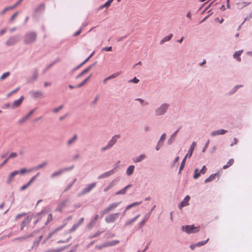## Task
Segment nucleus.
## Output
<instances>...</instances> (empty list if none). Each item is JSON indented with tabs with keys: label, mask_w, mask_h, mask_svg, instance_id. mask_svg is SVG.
<instances>
[{
	"label": "nucleus",
	"mask_w": 252,
	"mask_h": 252,
	"mask_svg": "<svg viewBox=\"0 0 252 252\" xmlns=\"http://www.w3.org/2000/svg\"><path fill=\"white\" fill-rule=\"evenodd\" d=\"M52 220H53L52 215L51 214H48V217H47V222H50Z\"/></svg>",
	"instance_id": "8fccbe9b"
},
{
	"label": "nucleus",
	"mask_w": 252,
	"mask_h": 252,
	"mask_svg": "<svg viewBox=\"0 0 252 252\" xmlns=\"http://www.w3.org/2000/svg\"><path fill=\"white\" fill-rule=\"evenodd\" d=\"M112 47H104L102 49V50H105L106 51H112Z\"/></svg>",
	"instance_id": "bf43d9fd"
},
{
	"label": "nucleus",
	"mask_w": 252,
	"mask_h": 252,
	"mask_svg": "<svg viewBox=\"0 0 252 252\" xmlns=\"http://www.w3.org/2000/svg\"><path fill=\"white\" fill-rule=\"evenodd\" d=\"M139 79H137L136 77H134V78H133V79H132L130 81V82H133L134 83H137L139 82Z\"/></svg>",
	"instance_id": "4d7b16f0"
},
{
	"label": "nucleus",
	"mask_w": 252,
	"mask_h": 252,
	"mask_svg": "<svg viewBox=\"0 0 252 252\" xmlns=\"http://www.w3.org/2000/svg\"><path fill=\"white\" fill-rule=\"evenodd\" d=\"M216 177H218V178H219V174L218 173L213 174L211 175L208 178H207L205 180L204 182L205 183H207L211 182L214 180L216 179Z\"/></svg>",
	"instance_id": "f8f14e48"
},
{
	"label": "nucleus",
	"mask_w": 252,
	"mask_h": 252,
	"mask_svg": "<svg viewBox=\"0 0 252 252\" xmlns=\"http://www.w3.org/2000/svg\"><path fill=\"white\" fill-rule=\"evenodd\" d=\"M18 5V3H16V4H15L14 5H13L12 6H10L6 7V8L7 9V11L12 10V9L15 8Z\"/></svg>",
	"instance_id": "a18cd8bd"
},
{
	"label": "nucleus",
	"mask_w": 252,
	"mask_h": 252,
	"mask_svg": "<svg viewBox=\"0 0 252 252\" xmlns=\"http://www.w3.org/2000/svg\"><path fill=\"white\" fill-rule=\"evenodd\" d=\"M114 0H108L103 5L101 6L100 8H103V7H107L109 6L111 3Z\"/></svg>",
	"instance_id": "c9c22d12"
},
{
	"label": "nucleus",
	"mask_w": 252,
	"mask_h": 252,
	"mask_svg": "<svg viewBox=\"0 0 252 252\" xmlns=\"http://www.w3.org/2000/svg\"><path fill=\"white\" fill-rule=\"evenodd\" d=\"M64 227V225H62L60 227H59L57 228H56L54 231H53L52 232H51L48 237H47V239L50 238L54 234L56 233L57 232L60 231L61 229H62Z\"/></svg>",
	"instance_id": "a878e982"
},
{
	"label": "nucleus",
	"mask_w": 252,
	"mask_h": 252,
	"mask_svg": "<svg viewBox=\"0 0 252 252\" xmlns=\"http://www.w3.org/2000/svg\"><path fill=\"white\" fill-rule=\"evenodd\" d=\"M227 131L224 129H219L218 130L212 131L211 133L212 136H215L218 135H223L226 133Z\"/></svg>",
	"instance_id": "9d476101"
},
{
	"label": "nucleus",
	"mask_w": 252,
	"mask_h": 252,
	"mask_svg": "<svg viewBox=\"0 0 252 252\" xmlns=\"http://www.w3.org/2000/svg\"><path fill=\"white\" fill-rule=\"evenodd\" d=\"M165 134H163L161 135V136L159 141H160V142L162 143L163 141H164V139H165Z\"/></svg>",
	"instance_id": "052dcab7"
},
{
	"label": "nucleus",
	"mask_w": 252,
	"mask_h": 252,
	"mask_svg": "<svg viewBox=\"0 0 252 252\" xmlns=\"http://www.w3.org/2000/svg\"><path fill=\"white\" fill-rule=\"evenodd\" d=\"M114 186V184L113 182H111V183H110L109 184V185L106 187L104 189V191L105 192H106L108 190H109L110 189H111Z\"/></svg>",
	"instance_id": "a19ab883"
},
{
	"label": "nucleus",
	"mask_w": 252,
	"mask_h": 252,
	"mask_svg": "<svg viewBox=\"0 0 252 252\" xmlns=\"http://www.w3.org/2000/svg\"><path fill=\"white\" fill-rule=\"evenodd\" d=\"M237 143V139L236 138H234L233 139V142L231 144V146H232Z\"/></svg>",
	"instance_id": "e2e57ef3"
},
{
	"label": "nucleus",
	"mask_w": 252,
	"mask_h": 252,
	"mask_svg": "<svg viewBox=\"0 0 252 252\" xmlns=\"http://www.w3.org/2000/svg\"><path fill=\"white\" fill-rule=\"evenodd\" d=\"M47 164H48L47 161H44L42 163H41V164H39L37 165L36 166L33 168L32 170L33 171L41 169V168L44 167L45 166H46L47 165Z\"/></svg>",
	"instance_id": "ddd939ff"
},
{
	"label": "nucleus",
	"mask_w": 252,
	"mask_h": 252,
	"mask_svg": "<svg viewBox=\"0 0 252 252\" xmlns=\"http://www.w3.org/2000/svg\"><path fill=\"white\" fill-rule=\"evenodd\" d=\"M67 201L65 200L59 204L55 211L61 212L62 210L67 205Z\"/></svg>",
	"instance_id": "9b49d317"
},
{
	"label": "nucleus",
	"mask_w": 252,
	"mask_h": 252,
	"mask_svg": "<svg viewBox=\"0 0 252 252\" xmlns=\"http://www.w3.org/2000/svg\"><path fill=\"white\" fill-rule=\"evenodd\" d=\"M141 204V202H136L133 203H132V204H130V205H128V206L126 207V210H125V212H124V214H125V212H126L127 210H129V209H130L131 208L133 207H135V206H137V205H139V204Z\"/></svg>",
	"instance_id": "4be33fe9"
},
{
	"label": "nucleus",
	"mask_w": 252,
	"mask_h": 252,
	"mask_svg": "<svg viewBox=\"0 0 252 252\" xmlns=\"http://www.w3.org/2000/svg\"><path fill=\"white\" fill-rule=\"evenodd\" d=\"M24 99V97L23 96H21L19 98V99H18L16 100H15L13 102L12 104L11 105V107L12 109H15L16 108L18 107L19 106H20L21 105V104H22Z\"/></svg>",
	"instance_id": "0eeeda50"
},
{
	"label": "nucleus",
	"mask_w": 252,
	"mask_h": 252,
	"mask_svg": "<svg viewBox=\"0 0 252 252\" xmlns=\"http://www.w3.org/2000/svg\"><path fill=\"white\" fill-rule=\"evenodd\" d=\"M92 68V65L90 66L89 67H87L86 69L82 71L77 77L76 78H78L80 77L81 76L84 75V74L88 73Z\"/></svg>",
	"instance_id": "a211bd4d"
},
{
	"label": "nucleus",
	"mask_w": 252,
	"mask_h": 252,
	"mask_svg": "<svg viewBox=\"0 0 252 252\" xmlns=\"http://www.w3.org/2000/svg\"><path fill=\"white\" fill-rule=\"evenodd\" d=\"M167 107L168 105L166 104L161 105V106L158 108L156 111L157 115H161L163 114L166 111Z\"/></svg>",
	"instance_id": "423d86ee"
},
{
	"label": "nucleus",
	"mask_w": 252,
	"mask_h": 252,
	"mask_svg": "<svg viewBox=\"0 0 252 252\" xmlns=\"http://www.w3.org/2000/svg\"><path fill=\"white\" fill-rule=\"evenodd\" d=\"M33 110L30 111L27 115H26L20 120L21 123H23L27 120L33 114Z\"/></svg>",
	"instance_id": "5701e85b"
},
{
	"label": "nucleus",
	"mask_w": 252,
	"mask_h": 252,
	"mask_svg": "<svg viewBox=\"0 0 252 252\" xmlns=\"http://www.w3.org/2000/svg\"><path fill=\"white\" fill-rule=\"evenodd\" d=\"M234 160L232 158L229 159V161L227 162L226 164L223 166V169H225L231 166L234 163Z\"/></svg>",
	"instance_id": "cd10ccee"
},
{
	"label": "nucleus",
	"mask_w": 252,
	"mask_h": 252,
	"mask_svg": "<svg viewBox=\"0 0 252 252\" xmlns=\"http://www.w3.org/2000/svg\"><path fill=\"white\" fill-rule=\"evenodd\" d=\"M8 160V158H6L5 160H4L0 164V168L2 167Z\"/></svg>",
	"instance_id": "680f3d73"
},
{
	"label": "nucleus",
	"mask_w": 252,
	"mask_h": 252,
	"mask_svg": "<svg viewBox=\"0 0 252 252\" xmlns=\"http://www.w3.org/2000/svg\"><path fill=\"white\" fill-rule=\"evenodd\" d=\"M195 146H196V142H193L192 144H191V146H190V148H189L190 150H192L193 151V150H194Z\"/></svg>",
	"instance_id": "13d9d810"
},
{
	"label": "nucleus",
	"mask_w": 252,
	"mask_h": 252,
	"mask_svg": "<svg viewBox=\"0 0 252 252\" xmlns=\"http://www.w3.org/2000/svg\"><path fill=\"white\" fill-rule=\"evenodd\" d=\"M39 175V173L36 174L35 176L32 177V178L30 180V181L28 182L29 185H30L32 183V182L35 180V179Z\"/></svg>",
	"instance_id": "79ce46f5"
},
{
	"label": "nucleus",
	"mask_w": 252,
	"mask_h": 252,
	"mask_svg": "<svg viewBox=\"0 0 252 252\" xmlns=\"http://www.w3.org/2000/svg\"><path fill=\"white\" fill-rule=\"evenodd\" d=\"M131 186V185H128L126 186L125 188L123 189H122L118 191L116 193V195H119V194H124L126 193L127 189L129 188Z\"/></svg>",
	"instance_id": "2eb2a0df"
},
{
	"label": "nucleus",
	"mask_w": 252,
	"mask_h": 252,
	"mask_svg": "<svg viewBox=\"0 0 252 252\" xmlns=\"http://www.w3.org/2000/svg\"><path fill=\"white\" fill-rule=\"evenodd\" d=\"M18 174H19L18 171H14L11 172L9 174V175L8 177L6 183L7 184H10L11 182H12L13 181L15 176H16L17 175H18Z\"/></svg>",
	"instance_id": "6e6552de"
},
{
	"label": "nucleus",
	"mask_w": 252,
	"mask_h": 252,
	"mask_svg": "<svg viewBox=\"0 0 252 252\" xmlns=\"http://www.w3.org/2000/svg\"><path fill=\"white\" fill-rule=\"evenodd\" d=\"M120 202H114L111 204H110L108 206L106 207L102 211V214H106L108 213L109 212L112 211L114 210L115 208H116L120 204Z\"/></svg>",
	"instance_id": "39448f33"
},
{
	"label": "nucleus",
	"mask_w": 252,
	"mask_h": 252,
	"mask_svg": "<svg viewBox=\"0 0 252 252\" xmlns=\"http://www.w3.org/2000/svg\"><path fill=\"white\" fill-rule=\"evenodd\" d=\"M10 75V73L9 72L4 73L0 77V79L1 80H3L6 78Z\"/></svg>",
	"instance_id": "58836bf2"
},
{
	"label": "nucleus",
	"mask_w": 252,
	"mask_h": 252,
	"mask_svg": "<svg viewBox=\"0 0 252 252\" xmlns=\"http://www.w3.org/2000/svg\"><path fill=\"white\" fill-rule=\"evenodd\" d=\"M17 156V154L16 153H12L8 157V159L11 158H14Z\"/></svg>",
	"instance_id": "09e8293b"
},
{
	"label": "nucleus",
	"mask_w": 252,
	"mask_h": 252,
	"mask_svg": "<svg viewBox=\"0 0 252 252\" xmlns=\"http://www.w3.org/2000/svg\"><path fill=\"white\" fill-rule=\"evenodd\" d=\"M17 41V39L16 37H13L9 38L6 42V44L8 45H11Z\"/></svg>",
	"instance_id": "c85d7f7f"
},
{
	"label": "nucleus",
	"mask_w": 252,
	"mask_h": 252,
	"mask_svg": "<svg viewBox=\"0 0 252 252\" xmlns=\"http://www.w3.org/2000/svg\"><path fill=\"white\" fill-rule=\"evenodd\" d=\"M32 171H33L32 168L29 169V170H27L25 168H23V169H21L20 170L18 171V172H19V174H23L25 173L26 172H31Z\"/></svg>",
	"instance_id": "f704fd0d"
},
{
	"label": "nucleus",
	"mask_w": 252,
	"mask_h": 252,
	"mask_svg": "<svg viewBox=\"0 0 252 252\" xmlns=\"http://www.w3.org/2000/svg\"><path fill=\"white\" fill-rule=\"evenodd\" d=\"M192 153H193V151L191 150H190V149H189V150L188 151V154L186 155L185 158H186L188 157L189 158H190L191 156H192Z\"/></svg>",
	"instance_id": "37998d69"
},
{
	"label": "nucleus",
	"mask_w": 252,
	"mask_h": 252,
	"mask_svg": "<svg viewBox=\"0 0 252 252\" xmlns=\"http://www.w3.org/2000/svg\"><path fill=\"white\" fill-rule=\"evenodd\" d=\"M36 37V34L35 32H31L27 33L25 36V42L26 43H31L34 42Z\"/></svg>",
	"instance_id": "7ed1b4c3"
},
{
	"label": "nucleus",
	"mask_w": 252,
	"mask_h": 252,
	"mask_svg": "<svg viewBox=\"0 0 252 252\" xmlns=\"http://www.w3.org/2000/svg\"><path fill=\"white\" fill-rule=\"evenodd\" d=\"M93 54H91L87 59H86L82 63H81V65L85 64L86 62H87L88 61V60H89V59L92 56Z\"/></svg>",
	"instance_id": "0e129e2a"
},
{
	"label": "nucleus",
	"mask_w": 252,
	"mask_h": 252,
	"mask_svg": "<svg viewBox=\"0 0 252 252\" xmlns=\"http://www.w3.org/2000/svg\"><path fill=\"white\" fill-rule=\"evenodd\" d=\"M30 222V219L28 218H25L22 221L21 224V229H23V228Z\"/></svg>",
	"instance_id": "b1692460"
},
{
	"label": "nucleus",
	"mask_w": 252,
	"mask_h": 252,
	"mask_svg": "<svg viewBox=\"0 0 252 252\" xmlns=\"http://www.w3.org/2000/svg\"><path fill=\"white\" fill-rule=\"evenodd\" d=\"M32 95L35 98L43 97L44 96L43 93L40 91L33 92Z\"/></svg>",
	"instance_id": "4468645a"
},
{
	"label": "nucleus",
	"mask_w": 252,
	"mask_h": 252,
	"mask_svg": "<svg viewBox=\"0 0 252 252\" xmlns=\"http://www.w3.org/2000/svg\"><path fill=\"white\" fill-rule=\"evenodd\" d=\"M146 156L144 155H141L140 156H139V157L135 158L133 160L135 162H140L141 161H142V160H143L144 159H145L146 158Z\"/></svg>",
	"instance_id": "bb28decb"
},
{
	"label": "nucleus",
	"mask_w": 252,
	"mask_h": 252,
	"mask_svg": "<svg viewBox=\"0 0 252 252\" xmlns=\"http://www.w3.org/2000/svg\"><path fill=\"white\" fill-rule=\"evenodd\" d=\"M77 139V135H74L72 138L69 139L67 141V144L68 145H71L72 143H73Z\"/></svg>",
	"instance_id": "7c9ffc66"
},
{
	"label": "nucleus",
	"mask_w": 252,
	"mask_h": 252,
	"mask_svg": "<svg viewBox=\"0 0 252 252\" xmlns=\"http://www.w3.org/2000/svg\"><path fill=\"white\" fill-rule=\"evenodd\" d=\"M134 169V166L130 165L126 170V174L128 175H131L132 174V173L133 172Z\"/></svg>",
	"instance_id": "2f4dec72"
},
{
	"label": "nucleus",
	"mask_w": 252,
	"mask_h": 252,
	"mask_svg": "<svg viewBox=\"0 0 252 252\" xmlns=\"http://www.w3.org/2000/svg\"><path fill=\"white\" fill-rule=\"evenodd\" d=\"M119 214V213L110 214L106 216L105 221L108 223H113L118 219Z\"/></svg>",
	"instance_id": "f257e3e1"
},
{
	"label": "nucleus",
	"mask_w": 252,
	"mask_h": 252,
	"mask_svg": "<svg viewBox=\"0 0 252 252\" xmlns=\"http://www.w3.org/2000/svg\"><path fill=\"white\" fill-rule=\"evenodd\" d=\"M99 219V215H96L94 219V221H95Z\"/></svg>",
	"instance_id": "774afa93"
},
{
	"label": "nucleus",
	"mask_w": 252,
	"mask_h": 252,
	"mask_svg": "<svg viewBox=\"0 0 252 252\" xmlns=\"http://www.w3.org/2000/svg\"><path fill=\"white\" fill-rule=\"evenodd\" d=\"M209 239H207L206 241L199 242L196 244L197 247H201L206 244L208 241Z\"/></svg>",
	"instance_id": "ea45409f"
},
{
	"label": "nucleus",
	"mask_w": 252,
	"mask_h": 252,
	"mask_svg": "<svg viewBox=\"0 0 252 252\" xmlns=\"http://www.w3.org/2000/svg\"><path fill=\"white\" fill-rule=\"evenodd\" d=\"M183 229L185 230L186 232L189 234L196 233L200 230V227H195L194 225H187L186 226H183Z\"/></svg>",
	"instance_id": "f03ea898"
},
{
	"label": "nucleus",
	"mask_w": 252,
	"mask_h": 252,
	"mask_svg": "<svg viewBox=\"0 0 252 252\" xmlns=\"http://www.w3.org/2000/svg\"><path fill=\"white\" fill-rule=\"evenodd\" d=\"M92 76V74H91L89 76L87 77L82 82H81L80 84H78L76 86V88H80L82 86H83L85 84H86L90 79L91 77Z\"/></svg>",
	"instance_id": "dca6fc26"
},
{
	"label": "nucleus",
	"mask_w": 252,
	"mask_h": 252,
	"mask_svg": "<svg viewBox=\"0 0 252 252\" xmlns=\"http://www.w3.org/2000/svg\"><path fill=\"white\" fill-rule=\"evenodd\" d=\"M96 184L95 183H92L90 185H89L87 188H86L84 189V192H89L91 189H92L95 186Z\"/></svg>",
	"instance_id": "393cba45"
},
{
	"label": "nucleus",
	"mask_w": 252,
	"mask_h": 252,
	"mask_svg": "<svg viewBox=\"0 0 252 252\" xmlns=\"http://www.w3.org/2000/svg\"><path fill=\"white\" fill-rule=\"evenodd\" d=\"M119 243L118 240H114L110 242H108L104 245V247H109L114 246Z\"/></svg>",
	"instance_id": "412c9836"
},
{
	"label": "nucleus",
	"mask_w": 252,
	"mask_h": 252,
	"mask_svg": "<svg viewBox=\"0 0 252 252\" xmlns=\"http://www.w3.org/2000/svg\"><path fill=\"white\" fill-rule=\"evenodd\" d=\"M186 160V158H184L183 159V161L182 162V164H181V165L180 166V172H181V171L183 169V168H184V167L185 166Z\"/></svg>",
	"instance_id": "c03bdc74"
},
{
	"label": "nucleus",
	"mask_w": 252,
	"mask_h": 252,
	"mask_svg": "<svg viewBox=\"0 0 252 252\" xmlns=\"http://www.w3.org/2000/svg\"><path fill=\"white\" fill-rule=\"evenodd\" d=\"M197 246L196 245V244H192L191 245H190V248L192 250H193L195 247H196Z\"/></svg>",
	"instance_id": "69168bd1"
},
{
	"label": "nucleus",
	"mask_w": 252,
	"mask_h": 252,
	"mask_svg": "<svg viewBox=\"0 0 252 252\" xmlns=\"http://www.w3.org/2000/svg\"><path fill=\"white\" fill-rule=\"evenodd\" d=\"M113 174V172L112 171H108L107 172H106L105 173H104L103 174L101 175L99 177V178H105V177H107L110 175H111V174Z\"/></svg>",
	"instance_id": "4c0bfd02"
},
{
	"label": "nucleus",
	"mask_w": 252,
	"mask_h": 252,
	"mask_svg": "<svg viewBox=\"0 0 252 252\" xmlns=\"http://www.w3.org/2000/svg\"><path fill=\"white\" fill-rule=\"evenodd\" d=\"M18 15V12H15L11 17L10 21H12L14 20V19Z\"/></svg>",
	"instance_id": "5fc2aeb1"
},
{
	"label": "nucleus",
	"mask_w": 252,
	"mask_h": 252,
	"mask_svg": "<svg viewBox=\"0 0 252 252\" xmlns=\"http://www.w3.org/2000/svg\"><path fill=\"white\" fill-rule=\"evenodd\" d=\"M207 171V168L206 166L204 165L202 167V169L200 170V172L204 174H205Z\"/></svg>",
	"instance_id": "603ef678"
},
{
	"label": "nucleus",
	"mask_w": 252,
	"mask_h": 252,
	"mask_svg": "<svg viewBox=\"0 0 252 252\" xmlns=\"http://www.w3.org/2000/svg\"><path fill=\"white\" fill-rule=\"evenodd\" d=\"M19 89V88H17L16 89H15V90H14L13 91H12V92H11L10 93H9V94H7V97H9L11 96V95L14 93H15L16 92H17Z\"/></svg>",
	"instance_id": "49530a36"
},
{
	"label": "nucleus",
	"mask_w": 252,
	"mask_h": 252,
	"mask_svg": "<svg viewBox=\"0 0 252 252\" xmlns=\"http://www.w3.org/2000/svg\"><path fill=\"white\" fill-rule=\"evenodd\" d=\"M63 250V249H57V250H51L46 251V252H60Z\"/></svg>",
	"instance_id": "864d4df0"
},
{
	"label": "nucleus",
	"mask_w": 252,
	"mask_h": 252,
	"mask_svg": "<svg viewBox=\"0 0 252 252\" xmlns=\"http://www.w3.org/2000/svg\"><path fill=\"white\" fill-rule=\"evenodd\" d=\"M148 219V217H145V218L138 224L139 228H141L142 227H143V226H144Z\"/></svg>",
	"instance_id": "e433bc0d"
},
{
	"label": "nucleus",
	"mask_w": 252,
	"mask_h": 252,
	"mask_svg": "<svg viewBox=\"0 0 252 252\" xmlns=\"http://www.w3.org/2000/svg\"><path fill=\"white\" fill-rule=\"evenodd\" d=\"M140 217V215H138L137 216H136L135 217H134V218H132L129 220H127L126 222V225H130L132 223H133L135 221V220Z\"/></svg>",
	"instance_id": "aec40b11"
},
{
	"label": "nucleus",
	"mask_w": 252,
	"mask_h": 252,
	"mask_svg": "<svg viewBox=\"0 0 252 252\" xmlns=\"http://www.w3.org/2000/svg\"><path fill=\"white\" fill-rule=\"evenodd\" d=\"M172 37V34H170L169 35L165 36L160 41L161 44L163 43L164 42L169 41Z\"/></svg>",
	"instance_id": "72a5a7b5"
},
{
	"label": "nucleus",
	"mask_w": 252,
	"mask_h": 252,
	"mask_svg": "<svg viewBox=\"0 0 252 252\" xmlns=\"http://www.w3.org/2000/svg\"><path fill=\"white\" fill-rule=\"evenodd\" d=\"M64 171V170H61L60 171L55 172L51 175V177L54 178L56 176H60L63 173Z\"/></svg>",
	"instance_id": "c756f323"
},
{
	"label": "nucleus",
	"mask_w": 252,
	"mask_h": 252,
	"mask_svg": "<svg viewBox=\"0 0 252 252\" xmlns=\"http://www.w3.org/2000/svg\"><path fill=\"white\" fill-rule=\"evenodd\" d=\"M120 138V135H114L111 140L109 142L107 146L105 147L102 148L101 149V151H104L105 150H106L107 149H109L112 146H113L115 143L116 142L117 140Z\"/></svg>",
	"instance_id": "20e7f679"
},
{
	"label": "nucleus",
	"mask_w": 252,
	"mask_h": 252,
	"mask_svg": "<svg viewBox=\"0 0 252 252\" xmlns=\"http://www.w3.org/2000/svg\"><path fill=\"white\" fill-rule=\"evenodd\" d=\"M190 199V196L189 195H187L183 201L181 202L180 205H179V208L181 209L183 207L187 206L189 204V201Z\"/></svg>",
	"instance_id": "1a4fd4ad"
},
{
	"label": "nucleus",
	"mask_w": 252,
	"mask_h": 252,
	"mask_svg": "<svg viewBox=\"0 0 252 252\" xmlns=\"http://www.w3.org/2000/svg\"><path fill=\"white\" fill-rule=\"evenodd\" d=\"M243 51L240 50L238 51L235 52V53L233 55V57L235 58L238 61H241V58L240 57L241 54H242Z\"/></svg>",
	"instance_id": "6ab92c4d"
},
{
	"label": "nucleus",
	"mask_w": 252,
	"mask_h": 252,
	"mask_svg": "<svg viewBox=\"0 0 252 252\" xmlns=\"http://www.w3.org/2000/svg\"><path fill=\"white\" fill-rule=\"evenodd\" d=\"M200 171H199L198 169H195L194 172L193 178L194 179H197L201 175Z\"/></svg>",
	"instance_id": "473e14b6"
},
{
	"label": "nucleus",
	"mask_w": 252,
	"mask_h": 252,
	"mask_svg": "<svg viewBox=\"0 0 252 252\" xmlns=\"http://www.w3.org/2000/svg\"><path fill=\"white\" fill-rule=\"evenodd\" d=\"M119 75V73H118L112 74L111 75L108 76L107 77V79H112V78H115L116 77L118 76Z\"/></svg>",
	"instance_id": "3c124183"
},
{
	"label": "nucleus",
	"mask_w": 252,
	"mask_h": 252,
	"mask_svg": "<svg viewBox=\"0 0 252 252\" xmlns=\"http://www.w3.org/2000/svg\"><path fill=\"white\" fill-rule=\"evenodd\" d=\"M30 186V185H29V183H28L27 184H26V185H25L24 186H22L21 187V190H24L25 189H26L27 188H28Z\"/></svg>",
	"instance_id": "6e6d98bb"
},
{
	"label": "nucleus",
	"mask_w": 252,
	"mask_h": 252,
	"mask_svg": "<svg viewBox=\"0 0 252 252\" xmlns=\"http://www.w3.org/2000/svg\"><path fill=\"white\" fill-rule=\"evenodd\" d=\"M92 76V74H91L89 76L87 77L82 82H81L80 84H78L76 86V88H80L82 86H83L85 84H86L90 79L91 77Z\"/></svg>",
	"instance_id": "f3484780"
},
{
	"label": "nucleus",
	"mask_w": 252,
	"mask_h": 252,
	"mask_svg": "<svg viewBox=\"0 0 252 252\" xmlns=\"http://www.w3.org/2000/svg\"><path fill=\"white\" fill-rule=\"evenodd\" d=\"M5 32H6V29H3L1 30L0 31V35H2V34H4Z\"/></svg>",
	"instance_id": "338daca9"
},
{
	"label": "nucleus",
	"mask_w": 252,
	"mask_h": 252,
	"mask_svg": "<svg viewBox=\"0 0 252 252\" xmlns=\"http://www.w3.org/2000/svg\"><path fill=\"white\" fill-rule=\"evenodd\" d=\"M63 108V106L61 105V106H59V107L53 109V112L55 113H56L58 112L60 110H61Z\"/></svg>",
	"instance_id": "de8ad7c7"
}]
</instances>
